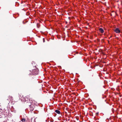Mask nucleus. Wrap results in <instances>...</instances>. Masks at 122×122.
I'll return each mask as SVG.
<instances>
[{
  "label": "nucleus",
  "mask_w": 122,
  "mask_h": 122,
  "mask_svg": "<svg viewBox=\"0 0 122 122\" xmlns=\"http://www.w3.org/2000/svg\"><path fill=\"white\" fill-rule=\"evenodd\" d=\"M38 69H37L36 68V69H34L32 71V72H31V73H30V75H37L38 74Z\"/></svg>",
  "instance_id": "obj_1"
},
{
  "label": "nucleus",
  "mask_w": 122,
  "mask_h": 122,
  "mask_svg": "<svg viewBox=\"0 0 122 122\" xmlns=\"http://www.w3.org/2000/svg\"><path fill=\"white\" fill-rule=\"evenodd\" d=\"M114 31L116 33H119L120 32V30L118 28H116L114 30Z\"/></svg>",
  "instance_id": "obj_2"
},
{
  "label": "nucleus",
  "mask_w": 122,
  "mask_h": 122,
  "mask_svg": "<svg viewBox=\"0 0 122 122\" xmlns=\"http://www.w3.org/2000/svg\"><path fill=\"white\" fill-rule=\"evenodd\" d=\"M28 99L27 97H25L23 98V101L24 102H26L27 101H28Z\"/></svg>",
  "instance_id": "obj_3"
},
{
  "label": "nucleus",
  "mask_w": 122,
  "mask_h": 122,
  "mask_svg": "<svg viewBox=\"0 0 122 122\" xmlns=\"http://www.w3.org/2000/svg\"><path fill=\"white\" fill-rule=\"evenodd\" d=\"M99 30L102 33H103L104 32V31L103 29L102 28H100L99 29Z\"/></svg>",
  "instance_id": "obj_4"
},
{
  "label": "nucleus",
  "mask_w": 122,
  "mask_h": 122,
  "mask_svg": "<svg viewBox=\"0 0 122 122\" xmlns=\"http://www.w3.org/2000/svg\"><path fill=\"white\" fill-rule=\"evenodd\" d=\"M55 111L56 113H57L58 114H59L60 113V112L58 110H56Z\"/></svg>",
  "instance_id": "obj_5"
},
{
  "label": "nucleus",
  "mask_w": 122,
  "mask_h": 122,
  "mask_svg": "<svg viewBox=\"0 0 122 122\" xmlns=\"http://www.w3.org/2000/svg\"><path fill=\"white\" fill-rule=\"evenodd\" d=\"M22 122H24L25 121V119H23L22 120Z\"/></svg>",
  "instance_id": "obj_6"
},
{
  "label": "nucleus",
  "mask_w": 122,
  "mask_h": 122,
  "mask_svg": "<svg viewBox=\"0 0 122 122\" xmlns=\"http://www.w3.org/2000/svg\"><path fill=\"white\" fill-rule=\"evenodd\" d=\"M96 114L97 115L98 114V113H96Z\"/></svg>",
  "instance_id": "obj_7"
}]
</instances>
